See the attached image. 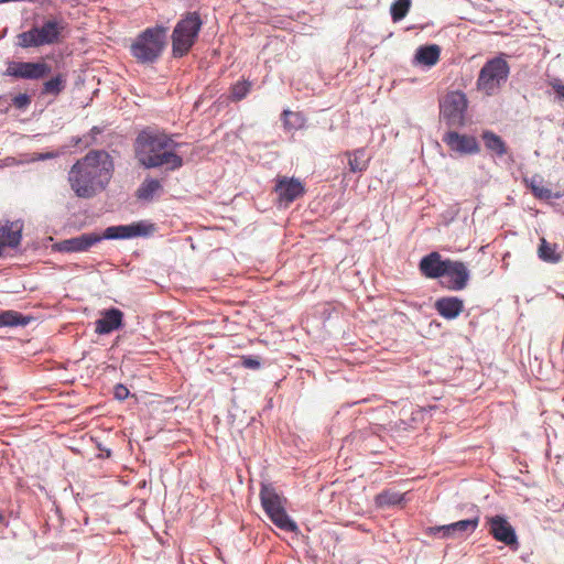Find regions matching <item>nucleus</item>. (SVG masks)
I'll return each instance as SVG.
<instances>
[{
  "label": "nucleus",
  "mask_w": 564,
  "mask_h": 564,
  "mask_svg": "<svg viewBox=\"0 0 564 564\" xmlns=\"http://www.w3.org/2000/svg\"><path fill=\"white\" fill-rule=\"evenodd\" d=\"M113 172V161L105 150H91L78 160L68 172V182L79 198H91L108 185Z\"/></svg>",
  "instance_id": "nucleus-1"
},
{
  "label": "nucleus",
  "mask_w": 564,
  "mask_h": 564,
  "mask_svg": "<svg viewBox=\"0 0 564 564\" xmlns=\"http://www.w3.org/2000/svg\"><path fill=\"white\" fill-rule=\"evenodd\" d=\"M180 144L165 133L141 131L134 141V158L145 170L164 167L174 172L183 166V159L175 149Z\"/></svg>",
  "instance_id": "nucleus-2"
},
{
  "label": "nucleus",
  "mask_w": 564,
  "mask_h": 564,
  "mask_svg": "<svg viewBox=\"0 0 564 564\" xmlns=\"http://www.w3.org/2000/svg\"><path fill=\"white\" fill-rule=\"evenodd\" d=\"M155 231V225L148 220L134 221L128 225L107 227L102 234L85 232L56 243L59 252H86L102 240H121L138 237H149Z\"/></svg>",
  "instance_id": "nucleus-3"
},
{
  "label": "nucleus",
  "mask_w": 564,
  "mask_h": 564,
  "mask_svg": "<svg viewBox=\"0 0 564 564\" xmlns=\"http://www.w3.org/2000/svg\"><path fill=\"white\" fill-rule=\"evenodd\" d=\"M167 31L162 24L141 31L129 47L131 56L142 65L156 63L167 45Z\"/></svg>",
  "instance_id": "nucleus-4"
},
{
  "label": "nucleus",
  "mask_w": 564,
  "mask_h": 564,
  "mask_svg": "<svg viewBox=\"0 0 564 564\" xmlns=\"http://www.w3.org/2000/svg\"><path fill=\"white\" fill-rule=\"evenodd\" d=\"M203 20L198 12H186L175 24L171 40H172V55L175 58L185 56L195 45Z\"/></svg>",
  "instance_id": "nucleus-5"
},
{
  "label": "nucleus",
  "mask_w": 564,
  "mask_h": 564,
  "mask_svg": "<svg viewBox=\"0 0 564 564\" xmlns=\"http://www.w3.org/2000/svg\"><path fill=\"white\" fill-rule=\"evenodd\" d=\"M259 496L264 512L275 527L285 532H299L296 522L286 513L285 499L278 494L272 484L262 482Z\"/></svg>",
  "instance_id": "nucleus-6"
},
{
  "label": "nucleus",
  "mask_w": 564,
  "mask_h": 564,
  "mask_svg": "<svg viewBox=\"0 0 564 564\" xmlns=\"http://www.w3.org/2000/svg\"><path fill=\"white\" fill-rule=\"evenodd\" d=\"M505 54L488 59L480 68L476 85L487 96L495 95L508 80L510 66Z\"/></svg>",
  "instance_id": "nucleus-7"
},
{
  "label": "nucleus",
  "mask_w": 564,
  "mask_h": 564,
  "mask_svg": "<svg viewBox=\"0 0 564 564\" xmlns=\"http://www.w3.org/2000/svg\"><path fill=\"white\" fill-rule=\"evenodd\" d=\"M64 25L56 19L46 20L41 26H33L18 35V44L23 48L53 45L59 42Z\"/></svg>",
  "instance_id": "nucleus-8"
},
{
  "label": "nucleus",
  "mask_w": 564,
  "mask_h": 564,
  "mask_svg": "<svg viewBox=\"0 0 564 564\" xmlns=\"http://www.w3.org/2000/svg\"><path fill=\"white\" fill-rule=\"evenodd\" d=\"M467 107L468 100L463 91H451L441 102V115L448 127L459 128L465 124Z\"/></svg>",
  "instance_id": "nucleus-9"
},
{
  "label": "nucleus",
  "mask_w": 564,
  "mask_h": 564,
  "mask_svg": "<svg viewBox=\"0 0 564 564\" xmlns=\"http://www.w3.org/2000/svg\"><path fill=\"white\" fill-rule=\"evenodd\" d=\"M479 523V516L459 520L449 524L427 527L425 534L438 539H462L475 532Z\"/></svg>",
  "instance_id": "nucleus-10"
},
{
  "label": "nucleus",
  "mask_w": 564,
  "mask_h": 564,
  "mask_svg": "<svg viewBox=\"0 0 564 564\" xmlns=\"http://www.w3.org/2000/svg\"><path fill=\"white\" fill-rule=\"evenodd\" d=\"M487 525L492 538L509 546L511 550H518L519 542L514 528L501 514L487 518Z\"/></svg>",
  "instance_id": "nucleus-11"
},
{
  "label": "nucleus",
  "mask_w": 564,
  "mask_h": 564,
  "mask_svg": "<svg viewBox=\"0 0 564 564\" xmlns=\"http://www.w3.org/2000/svg\"><path fill=\"white\" fill-rule=\"evenodd\" d=\"M274 192L278 195L279 205L288 207L305 194V187L299 178L281 176L276 178Z\"/></svg>",
  "instance_id": "nucleus-12"
},
{
  "label": "nucleus",
  "mask_w": 564,
  "mask_h": 564,
  "mask_svg": "<svg viewBox=\"0 0 564 564\" xmlns=\"http://www.w3.org/2000/svg\"><path fill=\"white\" fill-rule=\"evenodd\" d=\"M51 67L43 62H11L6 75L23 79H40L48 75Z\"/></svg>",
  "instance_id": "nucleus-13"
},
{
  "label": "nucleus",
  "mask_w": 564,
  "mask_h": 564,
  "mask_svg": "<svg viewBox=\"0 0 564 564\" xmlns=\"http://www.w3.org/2000/svg\"><path fill=\"white\" fill-rule=\"evenodd\" d=\"M442 141L451 151L460 155H473L480 151L477 139L469 134H462L457 131H447L444 133Z\"/></svg>",
  "instance_id": "nucleus-14"
},
{
  "label": "nucleus",
  "mask_w": 564,
  "mask_h": 564,
  "mask_svg": "<svg viewBox=\"0 0 564 564\" xmlns=\"http://www.w3.org/2000/svg\"><path fill=\"white\" fill-rule=\"evenodd\" d=\"M449 261L451 259H442V256L434 251L421 259L419 268L424 276L438 279L445 276L448 272Z\"/></svg>",
  "instance_id": "nucleus-15"
},
{
  "label": "nucleus",
  "mask_w": 564,
  "mask_h": 564,
  "mask_svg": "<svg viewBox=\"0 0 564 564\" xmlns=\"http://www.w3.org/2000/svg\"><path fill=\"white\" fill-rule=\"evenodd\" d=\"M444 278L447 279L445 286L448 290L462 291L468 285L470 271L464 262L451 260Z\"/></svg>",
  "instance_id": "nucleus-16"
},
{
  "label": "nucleus",
  "mask_w": 564,
  "mask_h": 564,
  "mask_svg": "<svg viewBox=\"0 0 564 564\" xmlns=\"http://www.w3.org/2000/svg\"><path fill=\"white\" fill-rule=\"evenodd\" d=\"M123 326V313L116 307L107 308L101 312V317L95 322V333L107 335Z\"/></svg>",
  "instance_id": "nucleus-17"
},
{
  "label": "nucleus",
  "mask_w": 564,
  "mask_h": 564,
  "mask_svg": "<svg viewBox=\"0 0 564 564\" xmlns=\"http://www.w3.org/2000/svg\"><path fill=\"white\" fill-rule=\"evenodd\" d=\"M434 307L442 317L454 319L463 312L464 301L457 296H444L436 300Z\"/></svg>",
  "instance_id": "nucleus-18"
},
{
  "label": "nucleus",
  "mask_w": 564,
  "mask_h": 564,
  "mask_svg": "<svg viewBox=\"0 0 564 564\" xmlns=\"http://www.w3.org/2000/svg\"><path fill=\"white\" fill-rule=\"evenodd\" d=\"M22 238V225L6 221L0 224V245L3 247L15 248L20 245Z\"/></svg>",
  "instance_id": "nucleus-19"
},
{
  "label": "nucleus",
  "mask_w": 564,
  "mask_h": 564,
  "mask_svg": "<svg viewBox=\"0 0 564 564\" xmlns=\"http://www.w3.org/2000/svg\"><path fill=\"white\" fill-rule=\"evenodd\" d=\"M441 48L436 44L417 47L414 55V64L431 67L440 59Z\"/></svg>",
  "instance_id": "nucleus-20"
},
{
  "label": "nucleus",
  "mask_w": 564,
  "mask_h": 564,
  "mask_svg": "<svg viewBox=\"0 0 564 564\" xmlns=\"http://www.w3.org/2000/svg\"><path fill=\"white\" fill-rule=\"evenodd\" d=\"M163 191L161 182L153 177H145L139 185L135 197L139 200L151 202L155 195Z\"/></svg>",
  "instance_id": "nucleus-21"
},
{
  "label": "nucleus",
  "mask_w": 564,
  "mask_h": 564,
  "mask_svg": "<svg viewBox=\"0 0 564 564\" xmlns=\"http://www.w3.org/2000/svg\"><path fill=\"white\" fill-rule=\"evenodd\" d=\"M481 138L486 149L495 153L497 156L501 158L507 153V144L500 135L492 131L486 130L482 132Z\"/></svg>",
  "instance_id": "nucleus-22"
},
{
  "label": "nucleus",
  "mask_w": 564,
  "mask_h": 564,
  "mask_svg": "<svg viewBox=\"0 0 564 564\" xmlns=\"http://www.w3.org/2000/svg\"><path fill=\"white\" fill-rule=\"evenodd\" d=\"M32 317L17 311L8 310L0 312V327L26 326Z\"/></svg>",
  "instance_id": "nucleus-23"
},
{
  "label": "nucleus",
  "mask_w": 564,
  "mask_h": 564,
  "mask_svg": "<svg viewBox=\"0 0 564 564\" xmlns=\"http://www.w3.org/2000/svg\"><path fill=\"white\" fill-rule=\"evenodd\" d=\"M404 500V495L393 490H383L375 498L376 506L379 508H387L398 506Z\"/></svg>",
  "instance_id": "nucleus-24"
},
{
  "label": "nucleus",
  "mask_w": 564,
  "mask_h": 564,
  "mask_svg": "<svg viewBox=\"0 0 564 564\" xmlns=\"http://www.w3.org/2000/svg\"><path fill=\"white\" fill-rule=\"evenodd\" d=\"M538 254L542 261L549 263H556L561 260V254L557 252V246L555 243L547 242L544 238L541 239Z\"/></svg>",
  "instance_id": "nucleus-25"
},
{
  "label": "nucleus",
  "mask_w": 564,
  "mask_h": 564,
  "mask_svg": "<svg viewBox=\"0 0 564 564\" xmlns=\"http://www.w3.org/2000/svg\"><path fill=\"white\" fill-rule=\"evenodd\" d=\"M66 83V76L57 74L43 84L42 94L57 96L65 89Z\"/></svg>",
  "instance_id": "nucleus-26"
},
{
  "label": "nucleus",
  "mask_w": 564,
  "mask_h": 564,
  "mask_svg": "<svg viewBox=\"0 0 564 564\" xmlns=\"http://www.w3.org/2000/svg\"><path fill=\"white\" fill-rule=\"evenodd\" d=\"M281 119L286 130H299L305 126V117L301 112L284 110Z\"/></svg>",
  "instance_id": "nucleus-27"
},
{
  "label": "nucleus",
  "mask_w": 564,
  "mask_h": 564,
  "mask_svg": "<svg viewBox=\"0 0 564 564\" xmlns=\"http://www.w3.org/2000/svg\"><path fill=\"white\" fill-rule=\"evenodd\" d=\"M366 151L365 149L360 148L352 152H348V164L349 170L354 173L362 172L368 166V161L365 159Z\"/></svg>",
  "instance_id": "nucleus-28"
},
{
  "label": "nucleus",
  "mask_w": 564,
  "mask_h": 564,
  "mask_svg": "<svg viewBox=\"0 0 564 564\" xmlns=\"http://www.w3.org/2000/svg\"><path fill=\"white\" fill-rule=\"evenodd\" d=\"M411 0H395L390 7V14L393 22H399L405 18L410 8Z\"/></svg>",
  "instance_id": "nucleus-29"
},
{
  "label": "nucleus",
  "mask_w": 564,
  "mask_h": 564,
  "mask_svg": "<svg viewBox=\"0 0 564 564\" xmlns=\"http://www.w3.org/2000/svg\"><path fill=\"white\" fill-rule=\"evenodd\" d=\"M251 83L248 80L237 82L231 86L230 99L232 101L242 100L250 91Z\"/></svg>",
  "instance_id": "nucleus-30"
},
{
  "label": "nucleus",
  "mask_w": 564,
  "mask_h": 564,
  "mask_svg": "<svg viewBox=\"0 0 564 564\" xmlns=\"http://www.w3.org/2000/svg\"><path fill=\"white\" fill-rule=\"evenodd\" d=\"M534 197L541 200H549L552 198H561L562 194L560 193H553L550 188L544 187L542 184L538 187V189L534 192Z\"/></svg>",
  "instance_id": "nucleus-31"
},
{
  "label": "nucleus",
  "mask_w": 564,
  "mask_h": 564,
  "mask_svg": "<svg viewBox=\"0 0 564 564\" xmlns=\"http://www.w3.org/2000/svg\"><path fill=\"white\" fill-rule=\"evenodd\" d=\"M241 366L247 369L258 370L261 368V362L256 356H242L241 357Z\"/></svg>",
  "instance_id": "nucleus-32"
},
{
  "label": "nucleus",
  "mask_w": 564,
  "mask_h": 564,
  "mask_svg": "<svg viewBox=\"0 0 564 564\" xmlns=\"http://www.w3.org/2000/svg\"><path fill=\"white\" fill-rule=\"evenodd\" d=\"M30 104L31 98L26 94H19L12 99V105L18 109H25Z\"/></svg>",
  "instance_id": "nucleus-33"
},
{
  "label": "nucleus",
  "mask_w": 564,
  "mask_h": 564,
  "mask_svg": "<svg viewBox=\"0 0 564 564\" xmlns=\"http://www.w3.org/2000/svg\"><path fill=\"white\" fill-rule=\"evenodd\" d=\"M525 186L531 191L532 194L538 189L541 184H543V177L535 174L532 177L524 178Z\"/></svg>",
  "instance_id": "nucleus-34"
},
{
  "label": "nucleus",
  "mask_w": 564,
  "mask_h": 564,
  "mask_svg": "<svg viewBox=\"0 0 564 564\" xmlns=\"http://www.w3.org/2000/svg\"><path fill=\"white\" fill-rule=\"evenodd\" d=\"M130 394V391L129 389L122 384V383H117L115 387H113V398L118 401H124Z\"/></svg>",
  "instance_id": "nucleus-35"
},
{
  "label": "nucleus",
  "mask_w": 564,
  "mask_h": 564,
  "mask_svg": "<svg viewBox=\"0 0 564 564\" xmlns=\"http://www.w3.org/2000/svg\"><path fill=\"white\" fill-rule=\"evenodd\" d=\"M555 94L557 95V97L560 98H563L564 99V84H561V83H554L552 85Z\"/></svg>",
  "instance_id": "nucleus-36"
},
{
  "label": "nucleus",
  "mask_w": 564,
  "mask_h": 564,
  "mask_svg": "<svg viewBox=\"0 0 564 564\" xmlns=\"http://www.w3.org/2000/svg\"><path fill=\"white\" fill-rule=\"evenodd\" d=\"M9 520L6 513V510L0 508V527H8Z\"/></svg>",
  "instance_id": "nucleus-37"
},
{
  "label": "nucleus",
  "mask_w": 564,
  "mask_h": 564,
  "mask_svg": "<svg viewBox=\"0 0 564 564\" xmlns=\"http://www.w3.org/2000/svg\"><path fill=\"white\" fill-rule=\"evenodd\" d=\"M99 451L104 452L105 454H100L98 457H110L111 451L109 448H104L101 444H98Z\"/></svg>",
  "instance_id": "nucleus-38"
},
{
  "label": "nucleus",
  "mask_w": 564,
  "mask_h": 564,
  "mask_svg": "<svg viewBox=\"0 0 564 564\" xmlns=\"http://www.w3.org/2000/svg\"><path fill=\"white\" fill-rule=\"evenodd\" d=\"M41 160H47V159H52V158H55V153L53 152H46V153H43L41 154Z\"/></svg>",
  "instance_id": "nucleus-39"
},
{
  "label": "nucleus",
  "mask_w": 564,
  "mask_h": 564,
  "mask_svg": "<svg viewBox=\"0 0 564 564\" xmlns=\"http://www.w3.org/2000/svg\"><path fill=\"white\" fill-rule=\"evenodd\" d=\"M91 133H93V134H98V133H100V129H99L98 127H94V128L91 129Z\"/></svg>",
  "instance_id": "nucleus-40"
},
{
  "label": "nucleus",
  "mask_w": 564,
  "mask_h": 564,
  "mask_svg": "<svg viewBox=\"0 0 564 564\" xmlns=\"http://www.w3.org/2000/svg\"><path fill=\"white\" fill-rule=\"evenodd\" d=\"M3 248L4 247L0 245V257L2 256Z\"/></svg>",
  "instance_id": "nucleus-41"
}]
</instances>
